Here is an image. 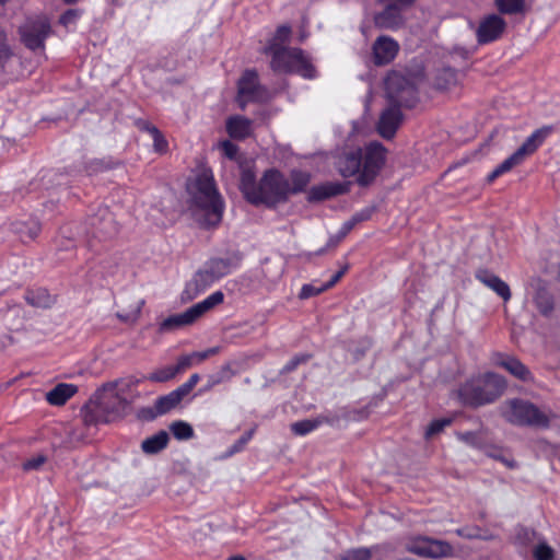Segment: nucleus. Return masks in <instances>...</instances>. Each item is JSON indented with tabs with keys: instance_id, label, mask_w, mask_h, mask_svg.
<instances>
[{
	"instance_id": "61",
	"label": "nucleus",
	"mask_w": 560,
	"mask_h": 560,
	"mask_svg": "<svg viewBox=\"0 0 560 560\" xmlns=\"http://www.w3.org/2000/svg\"><path fill=\"white\" fill-rule=\"evenodd\" d=\"M245 443V438L244 436H241L237 442L232 446V448L230 450L229 454L232 455L234 454L235 452H240L242 451L243 448V444Z\"/></svg>"
},
{
	"instance_id": "5",
	"label": "nucleus",
	"mask_w": 560,
	"mask_h": 560,
	"mask_svg": "<svg viewBox=\"0 0 560 560\" xmlns=\"http://www.w3.org/2000/svg\"><path fill=\"white\" fill-rule=\"evenodd\" d=\"M130 406L126 398H121L115 390H107L106 384L82 409L84 423L97 424L107 423L122 417Z\"/></svg>"
},
{
	"instance_id": "42",
	"label": "nucleus",
	"mask_w": 560,
	"mask_h": 560,
	"mask_svg": "<svg viewBox=\"0 0 560 560\" xmlns=\"http://www.w3.org/2000/svg\"><path fill=\"white\" fill-rule=\"evenodd\" d=\"M142 305L143 301L137 300L128 310L118 311L117 317L124 323L132 324L139 318Z\"/></svg>"
},
{
	"instance_id": "59",
	"label": "nucleus",
	"mask_w": 560,
	"mask_h": 560,
	"mask_svg": "<svg viewBox=\"0 0 560 560\" xmlns=\"http://www.w3.org/2000/svg\"><path fill=\"white\" fill-rule=\"evenodd\" d=\"M137 127L142 130V131H147L151 135V130L152 129H158L155 126L151 125L150 122L145 121V120H142V119H139L137 122H136Z\"/></svg>"
},
{
	"instance_id": "30",
	"label": "nucleus",
	"mask_w": 560,
	"mask_h": 560,
	"mask_svg": "<svg viewBox=\"0 0 560 560\" xmlns=\"http://www.w3.org/2000/svg\"><path fill=\"white\" fill-rule=\"evenodd\" d=\"M25 301L39 308H47L54 304V298L48 293L46 289L31 290L25 293Z\"/></svg>"
},
{
	"instance_id": "8",
	"label": "nucleus",
	"mask_w": 560,
	"mask_h": 560,
	"mask_svg": "<svg viewBox=\"0 0 560 560\" xmlns=\"http://www.w3.org/2000/svg\"><path fill=\"white\" fill-rule=\"evenodd\" d=\"M505 419L518 427H533L546 429L550 425V418L536 405L523 399H512L504 411Z\"/></svg>"
},
{
	"instance_id": "37",
	"label": "nucleus",
	"mask_w": 560,
	"mask_h": 560,
	"mask_svg": "<svg viewBox=\"0 0 560 560\" xmlns=\"http://www.w3.org/2000/svg\"><path fill=\"white\" fill-rule=\"evenodd\" d=\"M494 4L501 14H517L525 9V0H494Z\"/></svg>"
},
{
	"instance_id": "47",
	"label": "nucleus",
	"mask_w": 560,
	"mask_h": 560,
	"mask_svg": "<svg viewBox=\"0 0 560 560\" xmlns=\"http://www.w3.org/2000/svg\"><path fill=\"white\" fill-rule=\"evenodd\" d=\"M536 560H553L555 550L546 542H539L533 550Z\"/></svg>"
},
{
	"instance_id": "13",
	"label": "nucleus",
	"mask_w": 560,
	"mask_h": 560,
	"mask_svg": "<svg viewBox=\"0 0 560 560\" xmlns=\"http://www.w3.org/2000/svg\"><path fill=\"white\" fill-rule=\"evenodd\" d=\"M90 233L100 241L113 238L118 233V225L107 208H100L90 219Z\"/></svg>"
},
{
	"instance_id": "20",
	"label": "nucleus",
	"mask_w": 560,
	"mask_h": 560,
	"mask_svg": "<svg viewBox=\"0 0 560 560\" xmlns=\"http://www.w3.org/2000/svg\"><path fill=\"white\" fill-rule=\"evenodd\" d=\"M552 131V126H542L541 128L534 130L515 152L525 160L542 145Z\"/></svg>"
},
{
	"instance_id": "51",
	"label": "nucleus",
	"mask_w": 560,
	"mask_h": 560,
	"mask_svg": "<svg viewBox=\"0 0 560 560\" xmlns=\"http://www.w3.org/2000/svg\"><path fill=\"white\" fill-rule=\"evenodd\" d=\"M233 373L231 371V365L226 364L222 366V369L210 376V383L211 385H217L219 383L225 382L232 377Z\"/></svg>"
},
{
	"instance_id": "53",
	"label": "nucleus",
	"mask_w": 560,
	"mask_h": 560,
	"mask_svg": "<svg viewBox=\"0 0 560 560\" xmlns=\"http://www.w3.org/2000/svg\"><path fill=\"white\" fill-rule=\"evenodd\" d=\"M374 210H375L374 207H365V208L357 211L350 219L357 225L358 223L370 220L372 214L374 213Z\"/></svg>"
},
{
	"instance_id": "2",
	"label": "nucleus",
	"mask_w": 560,
	"mask_h": 560,
	"mask_svg": "<svg viewBox=\"0 0 560 560\" xmlns=\"http://www.w3.org/2000/svg\"><path fill=\"white\" fill-rule=\"evenodd\" d=\"M190 194L196 206L197 220L205 226L217 225L222 219L223 203L215 188L211 170L200 171L190 186Z\"/></svg>"
},
{
	"instance_id": "64",
	"label": "nucleus",
	"mask_w": 560,
	"mask_h": 560,
	"mask_svg": "<svg viewBox=\"0 0 560 560\" xmlns=\"http://www.w3.org/2000/svg\"><path fill=\"white\" fill-rule=\"evenodd\" d=\"M200 377L198 374H192L190 375L189 380L187 381V383L191 386V387H195L197 385V383L199 382Z\"/></svg>"
},
{
	"instance_id": "39",
	"label": "nucleus",
	"mask_w": 560,
	"mask_h": 560,
	"mask_svg": "<svg viewBox=\"0 0 560 560\" xmlns=\"http://www.w3.org/2000/svg\"><path fill=\"white\" fill-rule=\"evenodd\" d=\"M320 427V421H318L317 417L313 419H304L301 421H296L291 424V431L296 435H306Z\"/></svg>"
},
{
	"instance_id": "17",
	"label": "nucleus",
	"mask_w": 560,
	"mask_h": 560,
	"mask_svg": "<svg viewBox=\"0 0 560 560\" xmlns=\"http://www.w3.org/2000/svg\"><path fill=\"white\" fill-rule=\"evenodd\" d=\"M215 281L217 278H214V276L212 275V272H210V269L206 265L186 284L182 293V301L188 302L194 300L198 294H200Z\"/></svg>"
},
{
	"instance_id": "25",
	"label": "nucleus",
	"mask_w": 560,
	"mask_h": 560,
	"mask_svg": "<svg viewBox=\"0 0 560 560\" xmlns=\"http://www.w3.org/2000/svg\"><path fill=\"white\" fill-rule=\"evenodd\" d=\"M257 73L247 69V103L259 102L265 103L271 98L270 91L259 84H256Z\"/></svg>"
},
{
	"instance_id": "3",
	"label": "nucleus",
	"mask_w": 560,
	"mask_h": 560,
	"mask_svg": "<svg viewBox=\"0 0 560 560\" xmlns=\"http://www.w3.org/2000/svg\"><path fill=\"white\" fill-rule=\"evenodd\" d=\"M255 174L247 168V202L253 205H266L273 208L285 202L290 196V182L277 170H269L257 188L249 189L254 183Z\"/></svg>"
},
{
	"instance_id": "54",
	"label": "nucleus",
	"mask_w": 560,
	"mask_h": 560,
	"mask_svg": "<svg viewBox=\"0 0 560 560\" xmlns=\"http://www.w3.org/2000/svg\"><path fill=\"white\" fill-rule=\"evenodd\" d=\"M81 11L78 9L67 10L59 19L60 24L68 26L73 24L80 16Z\"/></svg>"
},
{
	"instance_id": "10",
	"label": "nucleus",
	"mask_w": 560,
	"mask_h": 560,
	"mask_svg": "<svg viewBox=\"0 0 560 560\" xmlns=\"http://www.w3.org/2000/svg\"><path fill=\"white\" fill-rule=\"evenodd\" d=\"M405 549L419 557L434 560L452 557L454 552L450 542L427 536H417L408 539Z\"/></svg>"
},
{
	"instance_id": "18",
	"label": "nucleus",
	"mask_w": 560,
	"mask_h": 560,
	"mask_svg": "<svg viewBox=\"0 0 560 560\" xmlns=\"http://www.w3.org/2000/svg\"><path fill=\"white\" fill-rule=\"evenodd\" d=\"M349 190V182H327L313 186L307 192V200L310 202H318L331 197L347 194Z\"/></svg>"
},
{
	"instance_id": "28",
	"label": "nucleus",
	"mask_w": 560,
	"mask_h": 560,
	"mask_svg": "<svg viewBox=\"0 0 560 560\" xmlns=\"http://www.w3.org/2000/svg\"><path fill=\"white\" fill-rule=\"evenodd\" d=\"M77 393V386L72 384H58L46 394V399L50 405L61 406Z\"/></svg>"
},
{
	"instance_id": "26",
	"label": "nucleus",
	"mask_w": 560,
	"mask_h": 560,
	"mask_svg": "<svg viewBox=\"0 0 560 560\" xmlns=\"http://www.w3.org/2000/svg\"><path fill=\"white\" fill-rule=\"evenodd\" d=\"M42 228L38 221L30 219L27 221H15L12 223V231L20 237L23 243L34 241Z\"/></svg>"
},
{
	"instance_id": "27",
	"label": "nucleus",
	"mask_w": 560,
	"mask_h": 560,
	"mask_svg": "<svg viewBox=\"0 0 560 560\" xmlns=\"http://www.w3.org/2000/svg\"><path fill=\"white\" fill-rule=\"evenodd\" d=\"M219 352L218 347L209 348L205 351L200 352H192L189 354H185L178 358L177 364L174 365L175 372L182 373L186 371L188 368L192 366L194 364H199L206 359H208L211 355H214Z\"/></svg>"
},
{
	"instance_id": "43",
	"label": "nucleus",
	"mask_w": 560,
	"mask_h": 560,
	"mask_svg": "<svg viewBox=\"0 0 560 560\" xmlns=\"http://www.w3.org/2000/svg\"><path fill=\"white\" fill-rule=\"evenodd\" d=\"M171 432L177 440H188L192 438V427L184 421H175L170 427Z\"/></svg>"
},
{
	"instance_id": "36",
	"label": "nucleus",
	"mask_w": 560,
	"mask_h": 560,
	"mask_svg": "<svg viewBox=\"0 0 560 560\" xmlns=\"http://www.w3.org/2000/svg\"><path fill=\"white\" fill-rule=\"evenodd\" d=\"M348 418L347 411L343 408L337 410H326L317 416L320 425L328 424L330 427H338L341 420Z\"/></svg>"
},
{
	"instance_id": "62",
	"label": "nucleus",
	"mask_w": 560,
	"mask_h": 560,
	"mask_svg": "<svg viewBox=\"0 0 560 560\" xmlns=\"http://www.w3.org/2000/svg\"><path fill=\"white\" fill-rule=\"evenodd\" d=\"M535 535H536V533H535L534 530H532V529H528V528H522V529L520 530V533H518V537H520V538L523 536V537H524V538H526L527 540H529V539H530V537H532V536H535Z\"/></svg>"
},
{
	"instance_id": "40",
	"label": "nucleus",
	"mask_w": 560,
	"mask_h": 560,
	"mask_svg": "<svg viewBox=\"0 0 560 560\" xmlns=\"http://www.w3.org/2000/svg\"><path fill=\"white\" fill-rule=\"evenodd\" d=\"M458 439L465 444L482 450L486 446V440L482 431H467L458 433Z\"/></svg>"
},
{
	"instance_id": "1",
	"label": "nucleus",
	"mask_w": 560,
	"mask_h": 560,
	"mask_svg": "<svg viewBox=\"0 0 560 560\" xmlns=\"http://www.w3.org/2000/svg\"><path fill=\"white\" fill-rule=\"evenodd\" d=\"M386 160V151L380 142H370L361 148L342 152L336 162L341 176L357 175L360 186L370 185L378 175Z\"/></svg>"
},
{
	"instance_id": "50",
	"label": "nucleus",
	"mask_w": 560,
	"mask_h": 560,
	"mask_svg": "<svg viewBox=\"0 0 560 560\" xmlns=\"http://www.w3.org/2000/svg\"><path fill=\"white\" fill-rule=\"evenodd\" d=\"M47 457L43 454H38L27 460H25L22 465L24 471H33L38 470L46 463Z\"/></svg>"
},
{
	"instance_id": "57",
	"label": "nucleus",
	"mask_w": 560,
	"mask_h": 560,
	"mask_svg": "<svg viewBox=\"0 0 560 560\" xmlns=\"http://www.w3.org/2000/svg\"><path fill=\"white\" fill-rule=\"evenodd\" d=\"M194 387H191L187 382H185L184 384H182L180 386H178L176 389H174L173 392L175 393V395L178 397V399L182 401V399L187 396L191 390H192Z\"/></svg>"
},
{
	"instance_id": "11",
	"label": "nucleus",
	"mask_w": 560,
	"mask_h": 560,
	"mask_svg": "<svg viewBox=\"0 0 560 560\" xmlns=\"http://www.w3.org/2000/svg\"><path fill=\"white\" fill-rule=\"evenodd\" d=\"M386 2L382 12L374 16L375 25L380 28L394 30L404 24L402 11L411 7L415 0H380Z\"/></svg>"
},
{
	"instance_id": "46",
	"label": "nucleus",
	"mask_w": 560,
	"mask_h": 560,
	"mask_svg": "<svg viewBox=\"0 0 560 560\" xmlns=\"http://www.w3.org/2000/svg\"><path fill=\"white\" fill-rule=\"evenodd\" d=\"M311 359V355L307 353H299L291 358L281 369V374L291 373L301 364L306 363Z\"/></svg>"
},
{
	"instance_id": "29",
	"label": "nucleus",
	"mask_w": 560,
	"mask_h": 560,
	"mask_svg": "<svg viewBox=\"0 0 560 560\" xmlns=\"http://www.w3.org/2000/svg\"><path fill=\"white\" fill-rule=\"evenodd\" d=\"M168 434L166 431H160L156 434L147 438L141 443V450L143 453L153 455L158 454L167 446Z\"/></svg>"
},
{
	"instance_id": "55",
	"label": "nucleus",
	"mask_w": 560,
	"mask_h": 560,
	"mask_svg": "<svg viewBox=\"0 0 560 560\" xmlns=\"http://www.w3.org/2000/svg\"><path fill=\"white\" fill-rule=\"evenodd\" d=\"M244 93H245V74H243L242 77H240L238 79V94H237V103L240 105V107L243 109L245 108V97H244Z\"/></svg>"
},
{
	"instance_id": "24",
	"label": "nucleus",
	"mask_w": 560,
	"mask_h": 560,
	"mask_svg": "<svg viewBox=\"0 0 560 560\" xmlns=\"http://www.w3.org/2000/svg\"><path fill=\"white\" fill-rule=\"evenodd\" d=\"M392 550L393 548L388 544L352 548L341 553L338 560H370L378 551L389 552Z\"/></svg>"
},
{
	"instance_id": "49",
	"label": "nucleus",
	"mask_w": 560,
	"mask_h": 560,
	"mask_svg": "<svg viewBox=\"0 0 560 560\" xmlns=\"http://www.w3.org/2000/svg\"><path fill=\"white\" fill-rule=\"evenodd\" d=\"M326 290L327 289H326L325 284L316 285L314 283H306L301 288L299 298L301 300H306L312 296H316Z\"/></svg>"
},
{
	"instance_id": "41",
	"label": "nucleus",
	"mask_w": 560,
	"mask_h": 560,
	"mask_svg": "<svg viewBox=\"0 0 560 560\" xmlns=\"http://www.w3.org/2000/svg\"><path fill=\"white\" fill-rule=\"evenodd\" d=\"M534 303L540 314L548 316L553 310V301L549 293L545 290L537 291Z\"/></svg>"
},
{
	"instance_id": "60",
	"label": "nucleus",
	"mask_w": 560,
	"mask_h": 560,
	"mask_svg": "<svg viewBox=\"0 0 560 560\" xmlns=\"http://www.w3.org/2000/svg\"><path fill=\"white\" fill-rule=\"evenodd\" d=\"M354 226H355V224L351 219L343 222V224L339 231L340 236H346Z\"/></svg>"
},
{
	"instance_id": "23",
	"label": "nucleus",
	"mask_w": 560,
	"mask_h": 560,
	"mask_svg": "<svg viewBox=\"0 0 560 560\" xmlns=\"http://www.w3.org/2000/svg\"><path fill=\"white\" fill-rule=\"evenodd\" d=\"M497 364L509 371L516 378L528 382L533 380V375L528 368L523 364L518 359L511 355L499 353L497 355Z\"/></svg>"
},
{
	"instance_id": "14",
	"label": "nucleus",
	"mask_w": 560,
	"mask_h": 560,
	"mask_svg": "<svg viewBox=\"0 0 560 560\" xmlns=\"http://www.w3.org/2000/svg\"><path fill=\"white\" fill-rule=\"evenodd\" d=\"M506 27L504 19L498 14L485 16L476 31L477 42L481 45L492 43L501 37Z\"/></svg>"
},
{
	"instance_id": "31",
	"label": "nucleus",
	"mask_w": 560,
	"mask_h": 560,
	"mask_svg": "<svg viewBox=\"0 0 560 560\" xmlns=\"http://www.w3.org/2000/svg\"><path fill=\"white\" fill-rule=\"evenodd\" d=\"M524 160L516 153H512L503 162H501L494 170L487 176L488 183L494 182L501 175L510 172L514 166L522 164Z\"/></svg>"
},
{
	"instance_id": "16",
	"label": "nucleus",
	"mask_w": 560,
	"mask_h": 560,
	"mask_svg": "<svg viewBox=\"0 0 560 560\" xmlns=\"http://www.w3.org/2000/svg\"><path fill=\"white\" fill-rule=\"evenodd\" d=\"M399 51L398 43L389 36H378L373 44V61L376 66L392 62Z\"/></svg>"
},
{
	"instance_id": "33",
	"label": "nucleus",
	"mask_w": 560,
	"mask_h": 560,
	"mask_svg": "<svg viewBox=\"0 0 560 560\" xmlns=\"http://www.w3.org/2000/svg\"><path fill=\"white\" fill-rule=\"evenodd\" d=\"M311 175L307 172L293 170L291 172L290 195L302 192L307 187Z\"/></svg>"
},
{
	"instance_id": "52",
	"label": "nucleus",
	"mask_w": 560,
	"mask_h": 560,
	"mask_svg": "<svg viewBox=\"0 0 560 560\" xmlns=\"http://www.w3.org/2000/svg\"><path fill=\"white\" fill-rule=\"evenodd\" d=\"M151 136L153 139V147L156 152H165L167 149V141L163 137V135L160 132L159 129H152Z\"/></svg>"
},
{
	"instance_id": "58",
	"label": "nucleus",
	"mask_w": 560,
	"mask_h": 560,
	"mask_svg": "<svg viewBox=\"0 0 560 560\" xmlns=\"http://www.w3.org/2000/svg\"><path fill=\"white\" fill-rule=\"evenodd\" d=\"M290 32H291V30H290V27H289V26H287V25H281V26H279V27H278V30H277V35H276V37H277L279 40H282V42H283V40L288 39V37H289V35H290Z\"/></svg>"
},
{
	"instance_id": "19",
	"label": "nucleus",
	"mask_w": 560,
	"mask_h": 560,
	"mask_svg": "<svg viewBox=\"0 0 560 560\" xmlns=\"http://www.w3.org/2000/svg\"><path fill=\"white\" fill-rule=\"evenodd\" d=\"M180 400L175 395L174 392L168 393L167 395L159 397L154 406L142 408L139 412V416L144 420H153L158 416H162L174 409Z\"/></svg>"
},
{
	"instance_id": "56",
	"label": "nucleus",
	"mask_w": 560,
	"mask_h": 560,
	"mask_svg": "<svg viewBox=\"0 0 560 560\" xmlns=\"http://www.w3.org/2000/svg\"><path fill=\"white\" fill-rule=\"evenodd\" d=\"M347 270H348V266H345L343 268L338 270L335 275H332L331 278L327 282L324 283L326 289L328 290V289L332 288L342 278V276L346 273Z\"/></svg>"
},
{
	"instance_id": "63",
	"label": "nucleus",
	"mask_w": 560,
	"mask_h": 560,
	"mask_svg": "<svg viewBox=\"0 0 560 560\" xmlns=\"http://www.w3.org/2000/svg\"><path fill=\"white\" fill-rule=\"evenodd\" d=\"M240 190L245 192V170L241 167Z\"/></svg>"
},
{
	"instance_id": "35",
	"label": "nucleus",
	"mask_w": 560,
	"mask_h": 560,
	"mask_svg": "<svg viewBox=\"0 0 560 560\" xmlns=\"http://www.w3.org/2000/svg\"><path fill=\"white\" fill-rule=\"evenodd\" d=\"M206 265L208 266L210 272H212L214 278H217V280L230 273L232 268L234 267L231 259L223 258L211 259Z\"/></svg>"
},
{
	"instance_id": "48",
	"label": "nucleus",
	"mask_w": 560,
	"mask_h": 560,
	"mask_svg": "<svg viewBox=\"0 0 560 560\" xmlns=\"http://www.w3.org/2000/svg\"><path fill=\"white\" fill-rule=\"evenodd\" d=\"M217 148L222 151L223 155L229 160L236 161L238 155V147L230 140H222L217 144Z\"/></svg>"
},
{
	"instance_id": "44",
	"label": "nucleus",
	"mask_w": 560,
	"mask_h": 560,
	"mask_svg": "<svg viewBox=\"0 0 560 560\" xmlns=\"http://www.w3.org/2000/svg\"><path fill=\"white\" fill-rule=\"evenodd\" d=\"M176 375L177 373L175 372L174 366H164L151 373L148 376V380L163 383L174 378Z\"/></svg>"
},
{
	"instance_id": "4",
	"label": "nucleus",
	"mask_w": 560,
	"mask_h": 560,
	"mask_svg": "<svg viewBox=\"0 0 560 560\" xmlns=\"http://www.w3.org/2000/svg\"><path fill=\"white\" fill-rule=\"evenodd\" d=\"M504 388V380L489 372L463 384L458 389V397L463 405L476 408L493 402Z\"/></svg>"
},
{
	"instance_id": "6",
	"label": "nucleus",
	"mask_w": 560,
	"mask_h": 560,
	"mask_svg": "<svg viewBox=\"0 0 560 560\" xmlns=\"http://www.w3.org/2000/svg\"><path fill=\"white\" fill-rule=\"evenodd\" d=\"M271 69L278 73H295L304 79H314L316 70L301 48L271 47Z\"/></svg>"
},
{
	"instance_id": "12",
	"label": "nucleus",
	"mask_w": 560,
	"mask_h": 560,
	"mask_svg": "<svg viewBox=\"0 0 560 560\" xmlns=\"http://www.w3.org/2000/svg\"><path fill=\"white\" fill-rule=\"evenodd\" d=\"M23 44L32 49H43L44 43L50 33V24L46 18H36L28 20L20 28Z\"/></svg>"
},
{
	"instance_id": "45",
	"label": "nucleus",
	"mask_w": 560,
	"mask_h": 560,
	"mask_svg": "<svg viewBox=\"0 0 560 560\" xmlns=\"http://www.w3.org/2000/svg\"><path fill=\"white\" fill-rule=\"evenodd\" d=\"M451 423H452L451 418H440V419L432 420L425 430V438L430 439V438L434 436L435 434L442 432Z\"/></svg>"
},
{
	"instance_id": "15",
	"label": "nucleus",
	"mask_w": 560,
	"mask_h": 560,
	"mask_svg": "<svg viewBox=\"0 0 560 560\" xmlns=\"http://www.w3.org/2000/svg\"><path fill=\"white\" fill-rule=\"evenodd\" d=\"M401 106L389 103V106L382 112L377 122V131L384 139H392L395 136L402 120Z\"/></svg>"
},
{
	"instance_id": "34",
	"label": "nucleus",
	"mask_w": 560,
	"mask_h": 560,
	"mask_svg": "<svg viewBox=\"0 0 560 560\" xmlns=\"http://www.w3.org/2000/svg\"><path fill=\"white\" fill-rule=\"evenodd\" d=\"M14 56V50L11 45L7 32L0 27V69H4L8 62Z\"/></svg>"
},
{
	"instance_id": "7",
	"label": "nucleus",
	"mask_w": 560,
	"mask_h": 560,
	"mask_svg": "<svg viewBox=\"0 0 560 560\" xmlns=\"http://www.w3.org/2000/svg\"><path fill=\"white\" fill-rule=\"evenodd\" d=\"M223 300V293L221 291H215L203 301L196 303L195 305L187 308L185 312L165 318L163 322H161L159 331L171 332L178 328L189 326L201 316H203L207 312L221 304Z\"/></svg>"
},
{
	"instance_id": "38",
	"label": "nucleus",
	"mask_w": 560,
	"mask_h": 560,
	"mask_svg": "<svg viewBox=\"0 0 560 560\" xmlns=\"http://www.w3.org/2000/svg\"><path fill=\"white\" fill-rule=\"evenodd\" d=\"M226 131L232 139L245 138V119L241 116H233L226 120Z\"/></svg>"
},
{
	"instance_id": "22",
	"label": "nucleus",
	"mask_w": 560,
	"mask_h": 560,
	"mask_svg": "<svg viewBox=\"0 0 560 560\" xmlns=\"http://www.w3.org/2000/svg\"><path fill=\"white\" fill-rule=\"evenodd\" d=\"M476 278L487 288L495 292L504 302H508L511 299L509 284L489 270H478L476 272Z\"/></svg>"
},
{
	"instance_id": "21",
	"label": "nucleus",
	"mask_w": 560,
	"mask_h": 560,
	"mask_svg": "<svg viewBox=\"0 0 560 560\" xmlns=\"http://www.w3.org/2000/svg\"><path fill=\"white\" fill-rule=\"evenodd\" d=\"M141 381L142 378L129 375L115 382L107 383L106 389L115 390L117 395H119L121 398H126L127 402L131 405L133 400L139 397V393L136 390V387Z\"/></svg>"
},
{
	"instance_id": "32",
	"label": "nucleus",
	"mask_w": 560,
	"mask_h": 560,
	"mask_svg": "<svg viewBox=\"0 0 560 560\" xmlns=\"http://www.w3.org/2000/svg\"><path fill=\"white\" fill-rule=\"evenodd\" d=\"M457 71L452 67H443L436 71L434 85L439 90H446L456 84Z\"/></svg>"
},
{
	"instance_id": "9",
	"label": "nucleus",
	"mask_w": 560,
	"mask_h": 560,
	"mask_svg": "<svg viewBox=\"0 0 560 560\" xmlns=\"http://www.w3.org/2000/svg\"><path fill=\"white\" fill-rule=\"evenodd\" d=\"M385 92L389 103L412 108L418 103V90L413 81L399 71H390L385 78Z\"/></svg>"
}]
</instances>
